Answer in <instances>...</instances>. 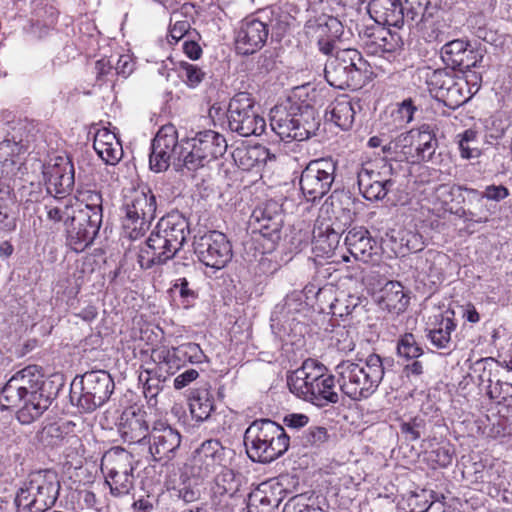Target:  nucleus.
I'll return each instance as SVG.
<instances>
[{"label": "nucleus", "instance_id": "nucleus-1", "mask_svg": "<svg viewBox=\"0 0 512 512\" xmlns=\"http://www.w3.org/2000/svg\"><path fill=\"white\" fill-rule=\"evenodd\" d=\"M190 234L188 220L178 212L162 217L145 245L140 248L138 262L144 269L172 259Z\"/></svg>", "mask_w": 512, "mask_h": 512}, {"label": "nucleus", "instance_id": "nucleus-2", "mask_svg": "<svg viewBox=\"0 0 512 512\" xmlns=\"http://www.w3.org/2000/svg\"><path fill=\"white\" fill-rule=\"evenodd\" d=\"M290 391L297 397L318 407L339 401L335 390V378L325 365L314 359L305 360L301 367L288 377Z\"/></svg>", "mask_w": 512, "mask_h": 512}, {"label": "nucleus", "instance_id": "nucleus-3", "mask_svg": "<svg viewBox=\"0 0 512 512\" xmlns=\"http://www.w3.org/2000/svg\"><path fill=\"white\" fill-rule=\"evenodd\" d=\"M335 373L341 391L351 400L361 401L376 392L384 376V367L379 355L370 354L364 360L340 362Z\"/></svg>", "mask_w": 512, "mask_h": 512}, {"label": "nucleus", "instance_id": "nucleus-4", "mask_svg": "<svg viewBox=\"0 0 512 512\" xmlns=\"http://www.w3.org/2000/svg\"><path fill=\"white\" fill-rule=\"evenodd\" d=\"M284 428L269 419L254 421L245 431L244 444L254 462L270 463L282 456L289 447Z\"/></svg>", "mask_w": 512, "mask_h": 512}, {"label": "nucleus", "instance_id": "nucleus-5", "mask_svg": "<svg viewBox=\"0 0 512 512\" xmlns=\"http://www.w3.org/2000/svg\"><path fill=\"white\" fill-rule=\"evenodd\" d=\"M59 490L60 481L55 471H37L18 490L14 502L18 512H45L54 506Z\"/></svg>", "mask_w": 512, "mask_h": 512}, {"label": "nucleus", "instance_id": "nucleus-6", "mask_svg": "<svg viewBox=\"0 0 512 512\" xmlns=\"http://www.w3.org/2000/svg\"><path fill=\"white\" fill-rule=\"evenodd\" d=\"M271 129L281 140L304 141L309 139L318 130L319 121L311 108L300 109L296 106L275 108L271 111Z\"/></svg>", "mask_w": 512, "mask_h": 512}, {"label": "nucleus", "instance_id": "nucleus-7", "mask_svg": "<svg viewBox=\"0 0 512 512\" xmlns=\"http://www.w3.org/2000/svg\"><path fill=\"white\" fill-rule=\"evenodd\" d=\"M352 204L351 197L346 193H333L324 203L321 210L332 212L335 220L328 227L326 234L315 237V249L329 255L334 252L340 242L341 234L353 222L354 212L349 208Z\"/></svg>", "mask_w": 512, "mask_h": 512}, {"label": "nucleus", "instance_id": "nucleus-8", "mask_svg": "<svg viewBox=\"0 0 512 512\" xmlns=\"http://www.w3.org/2000/svg\"><path fill=\"white\" fill-rule=\"evenodd\" d=\"M156 197L150 189L135 190L124 204L123 228L127 237L137 240L150 228L156 217Z\"/></svg>", "mask_w": 512, "mask_h": 512}, {"label": "nucleus", "instance_id": "nucleus-9", "mask_svg": "<svg viewBox=\"0 0 512 512\" xmlns=\"http://www.w3.org/2000/svg\"><path fill=\"white\" fill-rule=\"evenodd\" d=\"M365 68L366 62L360 52L351 48L341 49L327 61L324 74L331 86L346 89L358 85Z\"/></svg>", "mask_w": 512, "mask_h": 512}, {"label": "nucleus", "instance_id": "nucleus-10", "mask_svg": "<svg viewBox=\"0 0 512 512\" xmlns=\"http://www.w3.org/2000/svg\"><path fill=\"white\" fill-rule=\"evenodd\" d=\"M189 151L187 145L178 143L177 130L173 125H165L159 129L152 142L150 168L159 173L166 171L172 164L176 169L184 167L185 155Z\"/></svg>", "mask_w": 512, "mask_h": 512}, {"label": "nucleus", "instance_id": "nucleus-11", "mask_svg": "<svg viewBox=\"0 0 512 512\" xmlns=\"http://www.w3.org/2000/svg\"><path fill=\"white\" fill-rule=\"evenodd\" d=\"M227 123L232 132L240 136H259L265 131V119L255 110L254 102L248 93L236 94L229 102Z\"/></svg>", "mask_w": 512, "mask_h": 512}, {"label": "nucleus", "instance_id": "nucleus-12", "mask_svg": "<svg viewBox=\"0 0 512 512\" xmlns=\"http://www.w3.org/2000/svg\"><path fill=\"white\" fill-rule=\"evenodd\" d=\"M184 144L189 148L185 155L184 167L190 171L222 157L228 148L225 137L212 130L199 132L196 137L186 140Z\"/></svg>", "mask_w": 512, "mask_h": 512}, {"label": "nucleus", "instance_id": "nucleus-13", "mask_svg": "<svg viewBox=\"0 0 512 512\" xmlns=\"http://www.w3.org/2000/svg\"><path fill=\"white\" fill-rule=\"evenodd\" d=\"M336 162L332 158L312 160L302 171L300 187L308 201L325 196L335 180Z\"/></svg>", "mask_w": 512, "mask_h": 512}, {"label": "nucleus", "instance_id": "nucleus-14", "mask_svg": "<svg viewBox=\"0 0 512 512\" xmlns=\"http://www.w3.org/2000/svg\"><path fill=\"white\" fill-rule=\"evenodd\" d=\"M44 381L40 369L29 365L14 374L0 392L1 409H11L20 405L23 395L43 391Z\"/></svg>", "mask_w": 512, "mask_h": 512}, {"label": "nucleus", "instance_id": "nucleus-15", "mask_svg": "<svg viewBox=\"0 0 512 512\" xmlns=\"http://www.w3.org/2000/svg\"><path fill=\"white\" fill-rule=\"evenodd\" d=\"M78 406L85 412H93L102 406L114 390V381L105 370H92L84 373L79 381Z\"/></svg>", "mask_w": 512, "mask_h": 512}, {"label": "nucleus", "instance_id": "nucleus-16", "mask_svg": "<svg viewBox=\"0 0 512 512\" xmlns=\"http://www.w3.org/2000/svg\"><path fill=\"white\" fill-rule=\"evenodd\" d=\"M194 251L204 265L215 269H222L232 258L231 244L219 231H209L196 237Z\"/></svg>", "mask_w": 512, "mask_h": 512}, {"label": "nucleus", "instance_id": "nucleus-17", "mask_svg": "<svg viewBox=\"0 0 512 512\" xmlns=\"http://www.w3.org/2000/svg\"><path fill=\"white\" fill-rule=\"evenodd\" d=\"M226 463V449L220 441L210 439L204 441L192 454L190 472L197 478H208L215 474Z\"/></svg>", "mask_w": 512, "mask_h": 512}, {"label": "nucleus", "instance_id": "nucleus-18", "mask_svg": "<svg viewBox=\"0 0 512 512\" xmlns=\"http://www.w3.org/2000/svg\"><path fill=\"white\" fill-rule=\"evenodd\" d=\"M43 175L49 194L63 197L68 194L75 182L74 166L67 157L57 156L44 165Z\"/></svg>", "mask_w": 512, "mask_h": 512}, {"label": "nucleus", "instance_id": "nucleus-19", "mask_svg": "<svg viewBox=\"0 0 512 512\" xmlns=\"http://www.w3.org/2000/svg\"><path fill=\"white\" fill-rule=\"evenodd\" d=\"M359 37L367 53L371 55L391 54L403 45L398 33L379 24L364 27L359 31Z\"/></svg>", "mask_w": 512, "mask_h": 512}, {"label": "nucleus", "instance_id": "nucleus-20", "mask_svg": "<svg viewBox=\"0 0 512 512\" xmlns=\"http://www.w3.org/2000/svg\"><path fill=\"white\" fill-rule=\"evenodd\" d=\"M268 24L257 18L245 19L236 36V50L239 54L250 55L260 50L267 41Z\"/></svg>", "mask_w": 512, "mask_h": 512}, {"label": "nucleus", "instance_id": "nucleus-21", "mask_svg": "<svg viewBox=\"0 0 512 512\" xmlns=\"http://www.w3.org/2000/svg\"><path fill=\"white\" fill-rule=\"evenodd\" d=\"M150 453L155 461L170 460L181 444L180 433L165 422H155L151 432Z\"/></svg>", "mask_w": 512, "mask_h": 512}, {"label": "nucleus", "instance_id": "nucleus-22", "mask_svg": "<svg viewBox=\"0 0 512 512\" xmlns=\"http://www.w3.org/2000/svg\"><path fill=\"white\" fill-rule=\"evenodd\" d=\"M454 315V311L447 310L429 318L425 332L434 347L451 350L452 333L457 327Z\"/></svg>", "mask_w": 512, "mask_h": 512}, {"label": "nucleus", "instance_id": "nucleus-23", "mask_svg": "<svg viewBox=\"0 0 512 512\" xmlns=\"http://www.w3.org/2000/svg\"><path fill=\"white\" fill-rule=\"evenodd\" d=\"M102 217V212L77 208V211L70 216L73 237L85 246L90 245L99 232Z\"/></svg>", "mask_w": 512, "mask_h": 512}, {"label": "nucleus", "instance_id": "nucleus-24", "mask_svg": "<svg viewBox=\"0 0 512 512\" xmlns=\"http://www.w3.org/2000/svg\"><path fill=\"white\" fill-rule=\"evenodd\" d=\"M367 11L379 25L401 27L405 22L404 6L400 0H370Z\"/></svg>", "mask_w": 512, "mask_h": 512}, {"label": "nucleus", "instance_id": "nucleus-25", "mask_svg": "<svg viewBox=\"0 0 512 512\" xmlns=\"http://www.w3.org/2000/svg\"><path fill=\"white\" fill-rule=\"evenodd\" d=\"M358 186L362 195L370 201L383 199L393 181L382 177L380 172L374 171L368 166H364L358 172Z\"/></svg>", "mask_w": 512, "mask_h": 512}, {"label": "nucleus", "instance_id": "nucleus-26", "mask_svg": "<svg viewBox=\"0 0 512 512\" xmlns=\"http://www.w3.org/2000/svg\"><path fill=\"white\" fill-rule=\"evenodd\" d=\"M119 432L125 442L130 444L140 443L148 435V424L145 412L141 410L127 409L120 418Z\"/></svg>", "mask_w": 512, "mask_h": 512}, {"label": "nucleus", "instance_id": "nucleus-27", "mask_svg": "<svg viewBox=\"0 0 512 512\" xmlns=\"http://www.w3.org/2000/svg\"><path fill=\"white\" fill-rule=\"evenodd\" d=\"M410 297L398 281H388L378 292L376 302L383 310L400 314L409 305Z\"/></svg>", "mask_w": 512, "mask_h": 512}, {"label": "nucleus", "instance_id": "nucleus-28", "mask_svg": "<svg viewBox=\"0 0 512 512\" xmlns=\"http://www.w3.org/2000/svg\"><path fill=\"white\" fill-rule=\"evenodd\" d=\"M51 402L52 398L45 390L23 395L17 407V419L22 424H30L49 408Z\"/></svg>", "mask_w": 512, "mask_h": 512}, {"label": "nucleus", "instance_id": "nucleus-29", "mask_svg": "<svg viewBox=\"0 0 512 512\" xmlns=\"http://www.w3.org/2000/svg\"><path fill=\"white\" fill-rule=\"evenodd\" d=\"M93 147L98 156L109 165L117 164L123 156V148L115 133L100 128L94 136Z\"/></svg>", "mask_w": 512, "mask_h": 512}, {"label": "nucleus", "instance_id": "nucleus-30", "mask_svg": "<svg viewBox=\"0 0 512 512\" xmlns=\"http://www.w3.org/2000/svg\"><path fill=\"white\" fill-rule=\"evenodd\" d=\"M360 108L359 101L353 102L347 95L337 97L326 110V119L332 121L342 130H348L354 122L356 110Z\"/></svg>", "mask_w": 512, "mask_h": 512}, {"label": "nucleus", "instance_id": "nucleus-31", "mask_svg": "<svg viewBox=\"0 0 512 512\" xmlns=\"http://www.w3.org/2000/svg\"><path fill=\"white\" fill-rule=\"evenodd\" d=\"M101 471L105 476L133 473L134 458L131 453L123 448H113L103 455Z\"/></svg>", "mask_w": 512, "mask_h": 512}, {"label": "nucleus", "instance_id": "nucleus-32", "mask_svg": "<svg viewBox=\"0 0 512 512\" xmlns=\"http://www.w3.org/2000/svg\"><path fill=\"white\" fill-rule=\"evenodd\" d=\"M375 241L363 227L352 228L345 237V245L351 255L357 260L366 261L372 255Z\"/></svg>", "mask_w": 512, "mask_h": 512}, {"label": "nucleus", "instance_id": "nucleus-33", "mask_svg": "<svg viewBox=\"0 0 512 512\" xmlns=\"http://www.w3.org/2000/svg\"><path fill=\"white\" fill-rule=\"evenodd\" d=\"M253 217L257 223V231L272 244L277 243L281 238L283 216L281 213L270 214L268 208L256 209Z\"/></svg>", "mask_w": 512, "mask_h": 512}, {"label": "nucleus", "instance_id": "nucleus-34", "mask_svg": "<svg viewBox=\"0 0 512 512\" xmlns=\"http://www.w3.org/2000/svg\"><path fill=\"white\" fill-rule=\"evenodd\" d=\"M341 27L340 22L335 18H330L325 23H317L308 26V33L317 37L319 50L323 54L332 53L337 38V32Z\"/></svg>", "mask_w": 512, "mask_h": 512}, {"label": "nucleus", "instance_id": "nucleus-35", "mask_svg": "<svg viewBox=\"0 0 512 512\" xmlns=\"http://www.w3.org/2000/svg\"><path fill=\"white\" fill-rule=\"evenodd\" d=\"M189 408L196 421L207 420L214 410L213 395L206 389L195 391L190 398Z\"/></svg>", "mask_w": 512, "mask_h": 512}, {"label": "nucleus", "instance_id": "nucleus-36", "mask_svg": "<svg viewBox=\"0 0 512 512\" xmlns=\"http://www.w3.org/2000/svg\"><path fill=\"white\" fill-rule=\"evenodd\" d=\"M193 9L191 4L185 3L181 6L180 10L174 11L170 17V34L169 36L175 42L182 39L189 31L191 25L188 15Z\"/></svg>", "mask_w": 512, "mask_h": 512}, {"label": "nucleus", "instance_id": "nucleus-37", "mask_svg": "<svg viewBox=\"0 0 512 512\" xmlns=\"http://www.w3.org/2000/svg\"><path fill=\"white\" fill-rule=\"evenodd\" d=\"M468 46V43L461 39H455L446 43L441 48L443 62L452 69H457L459 63L463 61V56Z\"/></svg>", "mask_w": 512, "mask_h": 512}, {"label": "nucleus", "instance_id": "nucleus-38", "mask_svg": "<svg viewBox=\"0 0 512 512\" xmlns=\"http://www.w3.org/2000/svg\"><path fill=\"white\" fill-rule=\"evenodd\" d=\"M467 86L468 82L466 80L458 78L439 99H441L445 105L450 108L458 107L469 99Z\"/></svg>", "mask_w": 512, "mask_h": 512}, {"label": "nucleus", "instance_id": "nucleus-39", "mask_svg": "<svg viewBox=\"0 0 512 512\" xmlns=\"http://www.w3.org/2000/svg\"><path fill=\"white\" fill-rule=\"evenodd\" d=\"M456 80L454 75L446 69H437L432 71L427 77V84L430 91L440 98L443 93L453 85Z\"/></svg>", "mask_w": 512, "mask_h": 512}, {"label": "nucleus", "instance_id": "nucleus-40", "mask_svg": "<svg viewBox=\"0 0 512 512\" xmlns=\"http://www.w3.org/2000/svg\"><path fill=\"white\" fill-rule=\"evenodd\" d=\"M414 135L413 153L416 152L417 156L422 160L430 159L434 153V146L436 144L434 135L426 130H415Z\"/></svg>", "mask_w": 512, "mask_h": 512}, {"label": "nucleus", "instance_id": "nucleus-41", "mask_svg": "<svg viewBox=\"0 0 512 512\" xmlns=\"http://www.w3.org/2000/svg\"><path fill=\"white\" fill-rule=\"evenodd\" d=\"M361 304V298L356 295H346L341 293L331 303L330 309L333 315L345 317L355 312Z\"/></svg>", "mask_w": 512, "mask_h": 512}, {"label": "nucleus", "instance_id": "nucleus-42", "mask_svg": "<svg viewBox=\"0 0 512 512\" xmlns=\"http://www.w3.org/2000/svg\"><path fill=\"white\" fill-rule=\"evenodd\" d=\"M133 473H123L105 476V484L110 488V493L115 497H121L130 493L133 488Z\"/></svg>", "mask_w": 512, "mask_h": 512}, {"label": "nucleus", "instance_id": "nucleus-43", "mask_svg": "<svg viewBox=\"0 0 512 512\" xmlns=\"http://www.w3.org/2000/svg\"><path fill=\"white\" fill-rule=\"evenodd\" d=\"M141 382H143V393L145 398L148 400L150 405H156L157 395L162 390V382L160 375L152 373L151 371H145L139 376Z\"/></svg>", "mask_w": 512, "mask_h": 512}, {"label": "nucleus", "instance_id": "nucleus-44", "mask_svg": "<svg viewBox=\"0 0 512 512\" xmlns=\"http://www.w3.org/2000/svg\"><path fill=\"white\" fill-rule=\"evenodd\" d=\"M414 131L415 130H410L399 134L395 139L384 146L383 150L391 151L395 154H402L404 157L413 156Z\"/></svg>", "mask_w": 512, "mask_h": 512}, {"label": "nucleus", "instance_id": "nucleus-45", "mask_svg": "<svg viewBox=\"0 0 512 512\" xmlns=\"http://www.w3.org/2000/svg\"><path fill=\"white\" fill-rule=\"evenodd\" d=\"M470 192L476 195L475 200L472 202V210L469 211L471 219L477 223H486L494 213V206L489 205L481 193L475 189H470Z\"/></svg>", "mask_w": 512, "mask_h": 512}, {"label": "nucleus", "instance_id": "nucleus-46", "mask_svg": "<svg viewBox=\"0 0 512 512\" xmlns=\"http://www.w3.org/2000/svg\"><path fill=\"white\" fill-rule=\"evenodd\" d=\"M152 359L159 365V369L166 368L167 373H173L172 370L180 368V362L176 356V347L169 349L159 347L152 351Z\"/></svg>", "mask_w": 512, "mask_h": 512}, {"label": "nucleus", "instance_id": "nucleus-47", "mask_svg": "<svg viewBox=\"0 0 512 512\" xmlns=\"http://www.w3.org/2000/svg\"><path fill=\"white\" fill-rule=\"evenodd\" d=\"M452 201L453 193L451 187L448 185H439L432 195V202L434 204L433 210L439 216L446 212L453 213L451 206Z\"/></svg>", "mask_w": 512, "mask_h": 512}, {"label": "nucleus", "instance_id": "nucleus-48", "mask_svg": "<svg viewBox=\"0 0 512 512\" xmlns=\"http://www.w3.org/2000/svg\"><path fill=\"white\" fill-rule=\"evenodd\" d=\"M176 356L180 365L186 362L202 363L205 355L201 347L193 342H188L176 347Z\"/></svg>", "mask_w": 512, "mask_h": 512}, {"label": "nucleus", "instance_id": "nucleus-49", "mask_svg": "<svg viewBox=\"0 0 512 512\" xmlns=\"http://www.w3.org/2000/svg\"><path fill=\"white\" fill-rule=\"evenodd\" d=\"M476 136L477 133L472 129L465 130L457 136L459 138L458 145L462 158L471 159L480 155V150L474 146Z\"/></svg>", "mask_w": 512, "mask_h": 512}, {"label": "nucleus", "instance_id": "nucleus-50", "mask_svg": "<svg viewBox=\"0 0 512 512\" xmlns=\"http://www.w3.org/2000/svg\"><path fill=\"white\" fill-rule=\"evenodd\" d=\"M398 355L406 359L418 358L423 354L422 348L417 344L412 333H405L397 345Z\"/></svg>", "mask_w": 512, "mask_h": 512}, {"label": "nucleus", "instance_id": "nucleus-51", "mask_svg": "<svg viewBox=\"0 0 512 512\" xmlns=\"http://www.w3.org/2000/svg\"><path fill=\"white\" fill-rule=\"evenodd\" d=\"M266 153V150L262 147H250V148H237L233 152V158L239 165L244 169H250L258 162L260 154Z\"/></svg>", "mask_w": 512, "mask_h": 512}, {"label": "nucleus", "instance_id": "nucleus-52", "mask_svg": "<svg viewBox=\"0 0 512 512\" xmlns=\"http://www.w3.org/2000/svg\"><path fill=\"white\" fill-rule=\"evenodd\" d=\"M78 208H87L91 211L102 212V195L90 189H81L77 192Z\"/></svg>", "mask_w": 512, "mask_h": 512}, {"label": "nucleus", "instance_id": "nucleus-53", "mask_svg": "<svg viewBox=\"0 0 512 512\" xmlns=\"http://www.w3.org/2000/svg\"><path fill=\"white\" fill-rule=\"evenodd\" d=\"M63 437V428L55 422L45 425L38 433L39 441L45 446L57 445Z\"/></svg>", "mask_w": 512, "mask_h": 512}, {"label": "nucleus", "instance_id": "nucleus-54", "mask_svg": "<svg viewBox=\"0 0 512 512\" xmlns=\"http://www.w3.org/2000/svg\"><path fill=\"white\" fill-rule=\"evenodd\" d=\"M45 210L47 219L53 223H58L64 218H66V220L70 219V215L68 213L69 204L61 201V196L50 203L45 204Z\"/></svg>", "mask_w": 512, "mask_h": 512}, {"label": "nucleus", "instance_id": "nucleus-55", "mask_svg": "<svg viewBox=\"0 0 512 512\" xmlns=\"http://www.w3.org/2000/svg\"><path fill=\"white\" fill-rule=\"evenodd\" d=\"M328 439V432L325 427L312 426L301 437L303 446H319Z\"/></svg>", "mask_w": 512, "mask_h": 512}, {"label": "nucleus", "instance_id": "nucleus-56", "mask_svg": "<svg viewBox=\"0 0 512 512\" xmlns=\"http://www.w3.org/2000/svg\"><path fill=\"white\" fill-rule=\"evenodd\" d=\"M181 77L184 79V81L189 87L194 88L203 81L205 77V72H203L196 65L190 63H182Z\"/></svg>", "mask_w": 512, "mask_h": 512}, {"label": "nucleus", "instance_id": "nucleus-57", "mask_svg": "<svg viewBox=\"0 0 512 512\" xmlns=\"http://www.w3.org/2000/svg\"><path fill=\"white\" fill-rule=\"evenodd\" d=\"M484 53L481 49H468L463 56L462 63H459L457 69L461 71L470 70L471 68L478 67L483 61Z\"/></svg>", "mask_w": 512, "mask_h": 512}, {"label": "nucleus", "instance_id": "nucleus-58", "mask_svg": "<svg viewBox=\"0 0 512 512\" xmlns=\"http://www.w3.org/2000/svg\"><path fill=\"white\" fill-rule=\"evenodd\" d=\"M285 512H320V509L309 505L308 499L303 495H297L286 503Z\"/></svg>", "mask_w": 512, "mask_h": 512}, {"label": "nucleus", "instance_id": "nucleus-59", "mask_svg": "<svg viewBox=\"0 0 512 512\" xmlns=\"http://www.w3.org/2000/svg\"><path fill=\"white\" fill-rule=\"evenodd\" d=\"M481 194L486 200L499 202L509 196V190L503 185H488Z\"/></svg>", "mask_w": 512, "mask_h": 512}, {"label": "nucleus", "instance_id": "nucleus-60", "mask_svg": "<svg viewBox=\"0 0 512 512\" xmlns=\"http://www.w3.org/2000/svg\"><path fill=\"white\" fill-rule=\"evenodd\" d=\"M422 428V421H418L416 418L410 422H403L400 425V430L406 435V438L410 441H415L420 438Z\"/></svg>", "mask_w": 512, "mask_h": 512}, {"label": "nucleus", "instance_id": "nucleus-61", "mask_svg": "<svg viewBox=\"0 0 512 512\" xmlns=\"http://www.w3.org/2000/svg\"><path fill=\"white\" fill-rule=\"evenodd\" d=\"M283 422L288 428L300 429L308 424L309 417L305 414L292 413L286 415L283 419Z\"/></svg>", "mask_w": 512, "mask_h": 512}, {"label": "nucleus", "instance_id": "nucleus-62", "mask_svg": "<svg viewBox=\"0 0 512 512\" xmlns=\"http://www.w3.org/2000/svg\"><path fill=\"white\" fill-rule=\"evenodd\" d=\"M199 373L195 369H188L174 379V388L180 390L196 380Z\"/></svg>", "mask_w": 512, "mask_h": 512}, {"label": "nucleus", "instance_id": "nucleus-63", "mask_svg": "<svg viewBox=\"0 0 512 512\" xmlns=\"http://www.w3.org/2000/svg\"><path fill=\"white\" fill-rule=\"evenodd\" d=\"M336 346L340 351H351L354 349L352 339L349 338V333L344 328L335 331Z\"/></svg>", "mask_w": 512, "mask_h": 512}, {"label": "nucleus", "instance_id": "nucleus-64", "mask_svg": "<svg viewBox=\"0 0 512 512\" xmlns=\"http://www.w3.org/2000/svg\"><path fill=\"white\" fill-rule=\"evenodd\" d=\"M248 506L250 508L258 506L267 508L271 506V500L266 495H264L263 491L257 489L249 495Z\"/></svg>", "mask_w": 512, "mask_h": 512}]
</instances>
